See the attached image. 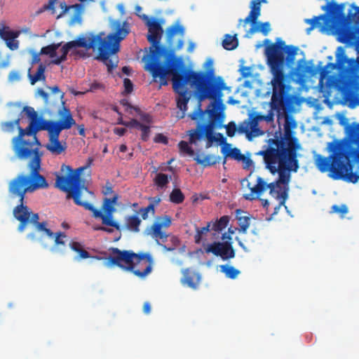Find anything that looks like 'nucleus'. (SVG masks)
<instances>
[{"label":"nucleus","mask_w":359,"mask_h":359,"mask_svg":"<svg viewBox=\"0 0 359 359\" xmlns=\"http://www.w3.org/2000/svg\"><path fill=\"white\" fill-rule=\"evenodd\" d=\"M129 113L133 114V111L137 115V117L132 119L128 122H121V124L125 125L129 128H134L141 131V138L144 141H147L150 135L151 128L152 126L151 118L145 114L141 113L140 109L128 106L126 109Z\"/></svg>","instance_id":"nucleus-17"},{"label":"nucleus","mask_w":359,"mask_h":359,"mask_svg":"<svg viewBox=\"0 0 359 359\" xmlns=\"http://www.w3.org/2000/svg\"><path fill=\"white\" fill-rule=\"evenodd\" d=\"M266 3V0H252L250 4L251 11L248 16L243 20L245 23H255L260 15L261 3Z\"/></svg>","instance_id":"nucleus-26"},{"label":"nucleus","mask_w":359,"mask_h":359,"mask_svg":"<svg viewBox=\"0 0 359 359\" xmlns=\"http://www.w3.org/2000/svg\"><path fill=\"white\" fill-rule=\"evenodd\" d=\"M203 115V111L201 109H198V111H195L193 114H189V116L193 120H197L199 118H201Z\"/></svg>","instance_id":"nucleus-53"},{"label":"nucleus","mask_w":359,"mask_h":359,"mask_svg":"<svg viewBox=\"0 0 359 359\" xmlns=\"http://www.w3.org/2000/svg\"><path fill=\"white\" fill-rule=\"evenodd\" d=\"M37 95L43 98L46 102H48V94L42 89H39L36 92Z\"/></svg>","instance_id":"nucleus-55"},{"label":"nucleus","mask_w":359,"mask_h":359,"mask_svg":"<svg viewBox=\"0 0 359 359\" xmlns=\"http://www.w3.org/2000/svg\"><path fill=\"white\" fill-rule=\"evenodd\" d=\"M198 163L208 166L216 163V157L210 155L198 154L194 158Z\"/></svg>","instance_id":"nucleus-30"},{"label":"nucleus","mask_w":359,"mask_h":359,"mask_svg":"<svg viewBox=\"0 0 359 359\" xmlns=\"http://www.w3.org/2000/svg\"><path fill=\"white\" fill-rule=\"evenodd\" d=\"M298 50L299 49L297 47H294V46H288V47H287V53L291 55L292 56L296 55Z\"/></svg>","instance_id":"nucleus-54"},{"label":"nucleus","mask_w":359,"mask_h":359,"mask_svg":"<svg viewBox=\"0 0 359 359\" xmlns=\"http://www.w3.org/2000/svg\"><path fill=\"white\" fill-rule=\"evenodd\" d=\"M21 76L18 71H12L8 76V80L10 82H15L18 81L20 79Z\"/></svg>","instance_id":"nucleus-48"},{"label":"nucleus","mask_w":359,"mask_h":359,"mask_svg":"<svg viewBox=\"0 0 359 359\" xmlns=\"http://www.w3.org/2000/svg\"><path fill=\"white\" fill-rule=\"evenodd\" d=\"M57 114L59 117L57 122L61 125L62 128L67 130L76 125L75 120L73 118L70 111L64 105L59 109Z\"/></svg>","instance_id":"nucleus-23"},{"label":"nucleus","mask_w":359,"mask_h":359,"mask_svg":"<svg viewBox=\"0 0 359 359\" xmlns=\"http://www.w3.org/2000/svg\"><path fill=\"white\" fill-rule=\"evenodd\" d=\"M46 147L52 154L59 155L66 150L67 145L65 142H61L58 137L55 136L49 138V142Z\"/></svg>","instance_id":"nucleus-25"},{"label":"nucleus","mask_w":359,"mask_h":359,"mask_svg":"<svg viewBox=\"0 0 359 359\" xmlns=\"http://www.w3.org/2000/svg\"><path fill=\"white\" fill-rule=\"evenodd\" d=\"M327 151L331 154L330 157L316 156L317 168L323 172L329 171L330 177L334 180L343 179L353 183L358 182L357 176L352 172L350 160L344 151V144L337 140L330 142Z\"/></svg>","instance_id":"nucleus-8"},{"label":"nucleus","mask_w":359,"mask_h":359,"mask_svg":"<svg viewBox=\"0 0 359 359\" xmlns=\"http://www.w3.org/2000/svg\"><path fill=\"white\" fill-rule=\"evenodd\" d=\"M117 8L122 15H123L125 13V8H124L123 4H118L117 6Z\"/></svg>","instance_id":"nucleus-62"},{"label":"nucleus","mask_w":359,"mask_h":359,"mask_svg":"<svg viewBox=\"0 0 359 359\" xmlns=\"http://www.w3.org/2000/svg\"><path fill=\"white\" fill-rule=\"evenodd\" d=\"M184 278L182 279V283L191 288H196L200 281L201 276L198 273H193L190 274L188 270L183 271Z\"/></svg>","instance_id":"nucleus-27"},{"label":"nucleus","mask_w":359,"mask_h":359,"mask_svg":"<svg viewBox=\"0 0 359 359\" xmlns=\"http://www.w3.org/2000/svg\"><path fill=\"white\" fill-rule=\"evenodd\" d=\"M346 4H337L334 0L328 1L322 6L326 15H321L305 22L311 25L307 29L309 34L311 29L318 28L323 33L334 32L338 41L347 44L359 43V7L350 5L348 15H345Z\"/></svg>","instance_id":"nucleus-5"},{"label":"nucleus","mask_w":359,"mask_h":359,"mask_svg":"<svg viewBox=\"0 0 359 359\" xmlns=\"http://www.w3.org/2000/svg\"><path fill=\"white\" fill-rule=\"evenodd\" d=\"M102 89H104V86L102 84L97 83V82H94L90 84L89 90L94 92L97 90H102Z\"/></svg>","instance_id":"nucleus-52"},{"label":"nucleus","mask_w":359,"mask_h":359,"mask_svg":"<svg viewBox=\"0 0 359 359\" xmlns=\"http://www.w3.org/2000/svg\"><path fill=\"white\" fill-rule=\"evenodd\" d=\"M154 142L158 143L167 144L168 140L165 136L162 134H157L154 137Z\"/></svg>","instance_id":"nucleus-51"},{"label":"nucleus","mask_w":359,"mask_h":359,"mask_svg":"<svg viewBox=\"0 0 359 359\" xmlns=\"http://www.w3.org/2000/svg\"><path fill=\"white\" fill-rule=\"evenodd\" d=\"M351 61L345 55L342 47L337 48L336 63H327L319 71L318 89L321 93H330L333 89L341 91H359V65L351 69L344 67Z\"/></svg>","instance_id":"nucleus-6"},{"label":"nucleus","mask_w":359,"mask_h":359,"mask_svg":"<svg viewBox=\"0 0 359 359\" xmlns=\"http://www.w3.org/2000/svg\"><path fill=\"white\" fill-rule=\"evenodd\" d=\"M236 217L240 226L238 231L243 233H246L251 223V220H255V219L250 217L247 213L241 210H236Z\"/></svg>","instance_id":"nucleus-28"},{"label":"nucleus","mask_w":359,"mask_h":359,"mask_svg":"<svg viewBox=\"0 0 359 359\" xmlns=\"http://www.w3.org/2000/svg\"><path fill=\"white\" fill-rule=\"evenodd\" d=\"M184 199L182 192L179 189H174L170 194V200L173 203H179Z\"/></svg>","instance_id":"nucleus-41"},{"label":"nucleus","mask_w":359,"mask_h":359,"mask_svg":"<svg viewBox=\"0 0 359 359\" xmlns=\"http://www.w3.org/2000/svg\"><path fill=\"white\" fill-rule=\"evenodd\" d=\"M239 71L243 78H248L254 76L252 67H242Z\"/></svg>","instance_id":"nucleus-45"},{"label":"nucleus","mask_w":359,"mask_h":359,"mask_svg":"<svg viewBox=\"0 0 359 359\" xmlns=\"http://www.w3.org/2000/svg\"><path fill=\"white\" fill-rule=\"evenodd\" d=\"M265 55L266 57V64L273 76L271 81L273 88L271 104L276 106V102L278 104L282 102V95L284 91V55L280 47L274 43L266 48Z\"/></svg>","instance_id":"nucleus-11"},{"label":"nucleus","mask_w":359,"mask_h":359,"mask_svg":"<svg viewBox=\"0 0 359 359\" xmlns=\"http://www.w3.org/2000/svg\"><path fill=\"white\" fill-rule=\"evenodd\" d=\"M220 269L222 272H223L226 277L230 278H236L240 273L238 270L229 265H222L220 266Z\"/></svg>","instance_id":"nucleus-33"},{"label":"nucleus","mask_w":359,"mask_h":359,"mask_svg":"<svg viewBox=\"0 0 359 359\" xmlns=\"http://www.w3.org/2000/svg\"><path fill=\"white\" fill-rule=\"evenodd\" d=\"M69 245L72 250L78 252V255L75 257L76 260L85 259L88 257V252L82 249L79 243H71Z\"/></svg>","instance_id":"nucleus-34"},{"label":"nucleus","mask_w":359,"mask_h":359,"mask_svg":"<svg viewBox=\"0 0 359 359\" xmlns=\"http://www.w3.org/2000/svg\"><path fill=\"white\" fill-rule=\"evenodd\" d=\"M238 43L236 36L227 34L223 41V47L226 50H233L238 46Z\"/></svg>","instance_id":"nucleus-32"},{"label":"nucleus","mask_w":359,"mask_h":359,"mask_svg":"<svg viewBox=\"0 0 359 359\" xmlns=\"http://www.w3.org/2000/svg\"><path fill=\"white\" fill-rule=\"evenodd\" d=\"M150 201H151L150 204H154V207L155 205L158 204L161 201V198L160 197L151 198H150Z\"/></svg>","instance_id":"nucleus-57"},{"label":"nucleus","mask_w":359,"mask_h":359,"mask_svg":"<svg viewBox=\"0 0 359 359\" xmlns=\"http://www.w3.org/2000/svg\"><path fill=\"white\" fill-rule=\"evenodd\" d=\"M225 128H226V134L228 136L233 137L235 135L236 132V126L235 123L230 122L225 126Z\"/></svg>","instance_id":"nucleus-47"},{"label":"nucleus","mask_w":359,"mask_h":359,"mask_svg":"<svg viewBox=\"0 0 359 359\" xmlns=\"http://www.w3.org/2000/svg\"><path fill=\"white\" fill-rule=\"evenodd\" d=\"M8 114L10 116H21L25 114L29 120V130L32 134L38 130H45L48 132L50 137H58L59 134L64 128L61 125L54 121H46L39 117L33 107L24 106L20 103H13L8 105Z\"/></svg>","instance_id":"nucleus-13"},{"label":"nucleus","mask_w":359,"mask_h":359,"mask_svg":"<svg viewBox=\"0 0 359 359\" xmlns=\"http://www.w3.org/2000/svg\"><path fill=\"white\" fill-rule=\"evenodd\" d=\"M48 9L51 11L57 18L66 17L70 25L81 22L82 14L84 11L83 6L80 4L67 6L65 2L57 0L50 1Z\"/></svg>","instance_id":"nucleus-16"},{"label":"nucleus","mask_w":359,"mask_h":359,"mask_svg":"<svg viewBox=\"0 0 359 359\" xmlns=\"http://www.w3.org/2000/svg\"><path fill=\"white\" fill-rule=\"evenodd\" d=\"M231 238H232V236L231 235H229L228 232L224 233L222 236L223 240H231Z\"/></svg>","instance_id":"nucleus-64"},{"label":"nucleus","mask_w":359,"mask_h":359,"mask_svg":"<svg viewBox=\"0 0 359 359\" xmlns=\"http://www.w3.org/2000/svg\"><path fill=\"white\" fill-rule=\"evenodd\" d=\"M205 250L207 252H212L215 255L220 256L222 259H229L234 257V252L231 245L228 243H215L208 245Z\"/></svg>","instance_id":"nucleus-20"},{"label":"nucleus","mask_w":359,"mask_h":359,"mask_svg":"<svg viewBox=\"0 0 359 359\" xmlns=\"http://www.w3.org/2000/svg\"><path fill=\"white\" fill-rule=\"evenodd\" d=\"M264 118V116H257L254 119L245 121L238 126L237 130L239 133H245L248 140H252L263 134L257 127V121Z\"/></svg>","instance_id":"nucleus-19"},{"label":"nucleus","mask_w":359,"mask_h":359,"mask_svg":"<svg viewBox=\"0 0 359 359\" xmlns=\"http://www.w3.org/2000/svg\"><path fill=\"white\" fill-rule=\"evenodd\" d=\"M9 197L11 200L18 198V201L20 203V205L13 210L14 217L20 222L19 231H24L27 224L34 223L35 224V231L28 236L30 239L39 241L45 248H48L53 252H63L67 242L66 235L62 233H53L50 230L46 228L44 224L38 223V215L30 212L27 206L22 205V203L24 198L21 200L18 196H11L10 191ZM23 198H25V196H23Z\"/></svg>","instance_id":"nucleus-7"},{"label":"nucleus","mask_w":359,"mask_h":359,"mask_svg":"<svg viewBox=\"0 0 359 359\" xmlns=\"http://www.w3.org/2000/svg\"><path fill=\"white\" fill-rule=\"evenodd\" d=\"M179 149L181 153L184 155H187L189 156H194V151L191 147L189 146L188 143L184 141H182L179 143Z\"/></svg>","instance_id":"nucleus-39"},{"label":"nucleus","mask_w":359,"mask_h":359,"mask_svg":"<svg viewBox=\"0 0 359 359\" xmlns=\"http://www.w3.org/2000/svg\"><path fill=\"white\" fill-rule=\"evenodd\" d=\"M243 155L241 153L240 150L237 148H234L231 155L230 156L231 158H234L237 161H240Z\"/></svg>","instance_id":"nucleus-50"},{"label":"nucleus","mask_w":359,"mask_h":359,"mask_svg":"<svg viewBox=\"0 0 359 359\" xmlns=\"http://www.w3.org/2000/svg\"><path fill=\"white\" fill-rule=\"evenodd\" d=\"M112 193V189L110 187H105L104 190V194L105 195H109Z\"/></svg>","instance_id":"nucleus-63"},{"label":"nucleus","mask_w":359,"mask_h":359,"mask_svg":"<svg viewBox=\"0 0 359 359\" xmlns=\"http://www.w3.org/2000/svg\"><path fill=\"white\" fill-rule=\"evenodd\" d=\"M229 222V217L223 216L217 222H215L212 224V229H213L215 231H220L227 226Z\"/></svg>","instance_id":"nucleus-36"},{"label":"nucleus","mask_w":359,"mask_h":359,"mask_svg":"<svg viewBox=\"0 0 359 359\" xmlns=\"http://www.w3.org/2000/svg\"><path fill=\"white\" fill-rule=\"evenodd\" d=\"M85 168V167H81L73 170L69 165H63L61 171L67 174V176H57L55 182L56 187L62 191H67L69 196L74 198L73 191L75 190L79 194L81 193V189L86 188L84 180L81 177V175Z\"/></svg>","instance_id":"nucleus-15"},{"label":"nucleus","mask_w":359,"mask_h":359,"mask_svg":"<svg viewBox=\"0 0 359 359\" xmlns=\"http://www.w3.org/2000/svg\"><path fill=\"white\" fill-rule=\"evenodd\" d=\"M140 17L145 22L148 30V40L152 44L150 47L149 53L142 57L144 62V68L149 72L155 79H158L161 85L167 84V76L171 71L161 67L158 61L161 55V49L158 46L159 40L163 34L162 25L165 24L163 19H157L156 18H149L143 14Z\"/></svg>","instance_id":"nucleus-9"},{"label":"nucleus","mask_w":359,"mask_h":359,"mask_svg":"<svg viewBox=\"0 0 359 359\" xmlns=\"http://www.w3.org/2000/svg\"><path fill=\"white\" fill-rule=\"evenodd\" d=\"M110 27L113 34L106 35L103 32L97 34L86 33L79 36L76 40L70 41L62 47L58 44H51L41 48V53L50 57L51 62L60 63L66 58L69 51L75 54L85 55L81 53V48L86 50H93L97 53V60H102L111 72L118 64L116 53L119 50V43L129 33L127 23L111 20Z\"/></svg>","instance_id":"nucleus-1"},{"label":"nucleus","mask_w":359,"mask_h":359,"mask_svg":"<svg viewBox=\"0 0 359 359\" xmlns=\"http://www.w3.org/2000/svg\"><path fill=\"white\" fill-rule=\"evenodd\" d=\"M151 311V306L149 303L146 302L144 304V311L145 313H149Z\"/></svg>","instance_id":"nucleus-58"},{"label":"nucleus","mask_w":359,"mask_h":359,"mask_svg":"<svg viewBox=\"0 0 359 359\" xmlns=\"http://www.w3.org/2000/svg\"><path fill=\"white\" fill-rule=\"evenodd\" d=\"M239 161L243 163L245 169L252 170L254 168L253 162L249 157H246L243 155Z\"/></svg>","instance_id":"nucleus-46"},{"label":"nucleus","mask_w":359,"mask_h":359,"mask_svg":"<svg viewBox=\"0 0 359 359\" xmlns=\"http://www.w3.org/2000/svg\"><path fill=\"white\" fill-rule=\"evenodd\" d=\"M73 191L75 203L90 210L93 212V217L100 219L103 224L114 227L118 230L123 229V227H121L113 216V213L116 211V205L118 201V196L116 194H114L111 198H106L103 201L102 208L98 210L88 203V201L93 198V194L86 188L81 189V194L85 198L84 201L79 198L78 191L75 190Z\"/></svg>","instance_id":"nucleus-12"},{"label":"nucleus","mask_w":359,"mask_h":359,"mask_svg":"<svg viewBox=\"0 0 359 359\" xmlns=\"http://www.w3.org/2000/svg\"><path fill=\"white\" fill-rule=\"evenodd\" d=\"M140 212L142 214V217L144 219H147L149 217V215H154V212H155V210L154 208V204H150L147 208L142 209L140 210Z\"/></svg>","instance_id":"nucleus-42"},{"label":"nucleus","mask_w":359,"mask_h":359,"mask_svg":"<svg viewBox=\"0 0 359 359\" xmlns=\"http://www.w3.org/2000/svg\"><path fill=\"white\" fill-rule=\"evenodd\" d=\"M332 209L333 212L338 213L341 215V217L348 212V208L345 205H341L339 206L333 205Z\"/></svg>","instance_id":"nucleus-44"},{"label":"nucleus","mask_w":359,"mask_h":359,"mask_svg":"<svg viewBox=\"0 0 359 359\" xmlns=\"http://www.w3.org/2000/svg\"><path fill=\"white\" fill-rule=\"evenodd\" d=\"M140 219L137 215L128 216L126 217V228L130 231H139Z\"/></svg>","instance_id":"nucleus-29"},{"label":"nucleus","mask_w":359,"mask_h":359,"mask_svg":"<svg viewBox=\"0 0 359 359\" xmlns=\"http://www.w3.org/2000/svg\"><path fill=\"white\" fill-rule=\"evenodd\" d=\"M203 68L206 71L207 74H205L206 77H211L212 76H216L214 69V62L211 58H208L203 65Z\"/></svg>","instance_id":"nucleus-37"},{"label":"nucleus","mask_w":359,"mask_h":359,"mask_svg":"<svg viewBox=\"0 0 359 359\" xmlns=\"http://www.w3.org/2000/svg\"><path fill=\"white\" fill-rule=\"evenodd\" d=\"M19 34V32L0 29V37L6 42V46L11 50H17L19 48V41L17 40Z\"/></svg>","instance_id":"nucleus-22"},{"label":"nucleus","mask_w":359,"mask_h":359,"mask_svg":"<svg viewBox=\"0 0 359 359\" xmlns=\"http://www.w3.org/2000/svg\"><path fill=\"white\" fill-rule=\"evenodd\" d=\"M211 227L210 223H208L206 226L201 229H196V234L195 236V240L196 243H200L203 240L204 234L207 233Z\"/></svg>","instance_id":"nucleus-40"},{"label":"nucleus","mask_w":359,"mask_h":359,"mask_svg":"<svg viewBox=\"0 0 359 359\" xmlns=\"http://www.w3.org/2000/svg\"><path fill=\"white\" fill-rule=\"evenodd\" d=\"M170 177H168L165 174H158L155 177V183L158 187L163 188L167 184Z\"/></svg>","instance_id":"nucleus-38"},{"label":"nucleus","mask_w":359,"mask_h":359,"mask_svg":"<svg viewBox=\"0 0 359 359\" xmlns=\"http://www.w3.org/2000/svg\"><path fill=\"white\" fill-rule=\"evenodd\" d=\"M339 123L344 127V132L348 139L351 140L359 139V123H353L348 124V121L346 118H341Z\"/></svg>","instance_id":"nucleus-24"},{"label":"nucleus","mask_w":359,"mask_h":359,"mask_svg":"<svg viewBox=\"0 0 359 359\" xmlns=\"http://www.w3.org/2000/svg\"><path fill=\"white\" fill-rule=\"evenodd\" d=\"M171 224V218L167 215L158 217L150 227L145 230V234L154 238H163L166 237L163 229H166Z\"/></svg>","instance_id":"nucleus-18"},{"label":"nucleus","mask_w":359,"mask_h":359,"mask_svg":"<svg viewBox=\"0 0 359 359\" xmlns=\"http://www.w3.org/2000/svg\"><path fill=\"white\" fill-rule=\"evenodd\" d=\"M195 47H196L195 43L194 42H192V41H190L189 43L188 51L189 52H193L194 50L195 49Z\"/></svg>","instance_id":"nucleus-61"},{"label":"nucleus","mask_w":359,"mask_h":359,"mask_svg":"<svg viewBox=\"0 0 359 359\" xmlns=\"http://www.w3.org/2000/svg\"><path fill=\"white\" fill-rule=\"evenodd\" d=\"M266 167L272 174L278 173V181L266 184L259 177L257 178V184L250 187L248 179L243 181V187L246 186L248 192L244 194L248 200H254L260 196L268 187L270 195L279 201L278 208L285 205L287 198L288 183L290 180V172H296L299 168L296 153L292 149H284L280 151H271L264 157Z\"/></svg>","instance_id":"nucleus-4"},{"label":"nucleus","mask_w":359,"mask_h":359,"mask_svg":"<svg viewBox=\"0 0 359 359\" xmlns=\"http://www.w3.org/2000/svg\"><path fill=\"white\" fill-rule=\"evenodd\" d=\"M133 90V85L130 79H123V93L124 95L129 94L132 93Z\"/></svg>","instance_id":"nucleus-43"},{"label":"nucleus","mask_w":359,"mask_h":359,"mask_svg":"<svg viewBox=\"0 0 359 359\" xmlns=\"http://www.w3.org/2000/svg\"><path fill=\"white\" fill-rule=\"evenodd\" d=\"M9 65V57H7V58L2 61V62H0V67H8Z\"/></svg>","instance_id":"nucleus-59"},{"label":"nucleus","mask_w":359,"mask_h":359,"mask_svg":"<svg viewBox=\"0 0 359 359\" xmlns=\"http://www.w3.org/2000/svg\"><path fill=\"white\" fill-rule=\"evenodd\" d=\"M271 31V25L269 22L259 23L255 25L250 30V33L262 32L264 35H267Z\"/></svg>","instance_id":"nucleus-35"},{"label":"nucleus","mask_w":359,"mask_h":359,"mask_svg":"<svg viewBox=\"0 0 359 359\" xmlns=\"http://www.w3.org/2000/svg\"><path fill=\"white\" fill-rule=\"evenodd\" d=\"M172 74V81L174 90L179 95L177 98V105L181 112L177 113L178 118H183L187 110V102L189 100L187 90L188 85L196 89V93L200 100L210 99L217 101L209 109L210 121L213 124L220 125L225 120V105L222 102L223 91L231 92V88L228 86L224 79L220 76L206 77L204 73L188 72L183 79L177 72H170Z\"/></svg>","instance_id":"nucleus-2"},{"label":"nucleus","mask_w":359,"mask_h":359,"mask_svg":"<svg viewBox=\"0 0 359 359\" xmlns=\"http://www.w3.org/2000/svg\"><path fill=\"white\" fill-rule=\"evenodd\" d=\"M29 53L32 56V63L39 62L40 61V58H39L40 55H43V53H41V51L40 53H37L34 50H29Z\"/></svg>","instance_id":"nucleus-49"},{"label":"nucleus","mask_w":359,"mask_h":359,"mask_svg":"<svg viewBox=\"0 0 359 359\" xmlns=\"http://www.w3.org/2000/svg\"><path fill=\"white\" fill-rule=\"evenodd\" d=\"M184 29L183 26H182L178 22L167 29L166 34L168 43L170 45H173V41L175 39H177L178 41L177 43L174 46L175 49H180L183 46L182 36L184 35Z\"/></svg>","instance_id":"nucleus-21"},{"label":"nucleus","mask_w":359,"mask_h":359,"mask_svg":"<svg viewBox=\"0 0 359 359\" xmlns=\"http://www.w3.org/2000/svg\"><path fill=\"white\" fill-rule=\"evenodd\" d=\"M222 124H213L210 121L209 124L204 128L198 126L196 130L188 131L190 143L197 145L199 142L204 141L205 148L210 147L214 142L218 143L222 145V153L226 157H230L234 148L231 144L225 142L226 139L223 135L213 132L215 127L222 128Z\"/></svg>","instance_id":"nucleus-14"},{"label":"nucleus","mask_w":359,"mask_h":359,"mask_svg":"<svg viewBox=\"0 0 359 359\" xmlns=\"http://www.w3.org/2000/svg\"><path fill=\"white\" fill-rule=\"evenodd\" d=\"M20 118L14 121H6L1 123V129L4 133H13L15 129L19 130L18 137L13 139V150L16 155L22 159H29L28 167L30 174H21L10 182L11 196H18L22 200L26 191H34L39 189L48 187L45 178L39 175L41 167V154L39 149L41 144L34 135L31 141L25 140L24 137L31 135L29 126L22 129L20 126Z\"/></svg>","instance_id":"nucleus-3"},{"label":"nucleus","mask_w":359,"mask_h":359,"mask_svg":"<svg viewBox=\"0 0 359 359\" xmlns=\"http://www.w3.org/2000/svg\"><path fill=\"white\" fill-rule=\"evenodd\" d=\"M104 265L108 268L117 266L124 270L132 271L140 278H144L151 271L153 260L149 255H139L113 248L109 257L104 262Z\"/></svg>","instance_id":"nucleus-10"},{"label":"nucleus","mask_w":359,"mask_h":359,"mask_svg":"<svg viewBox=\"0 0 359 359\" xmlns=\"http://www.w3.org/2000/svg\"><path fill=\"white\" fill-rule=\"evenodd\" d=\"M79 133L81 135L85 136V128L83 125H80L78 126Z\"/></svg>","instance_id":"nucleus-60"},{"label":"nucleus","mask_w":359,"mask_h":359,"mask_svg":"<svg viewBox=\"0 0 359 359\" xmlns=\"http://www.w3.org/2000/svg\"><path fill=\"white\" fill-rule=\"evenodd\" d=\"M125 132H126V129L123 128H114V133L119 136L123 135Z\"/></svg>","instance_id":"nucleus-56"},{"label":"nucleus","mask_w":359,"mask_h":359,"mask_svg":"<svg viewBox=\"0 0 359 359\" xmlns=\"http://www.w3.org/2000/svg\"><path fill=\"white\" fill-rule=\"evenodd\" d=\"M45 67L41 65L35 75L32 76L30 74V69H29V78L32 85H34L36 82L45 80Z\"/></svg>","instance_id":"nucleus-31"}]
</instances>
